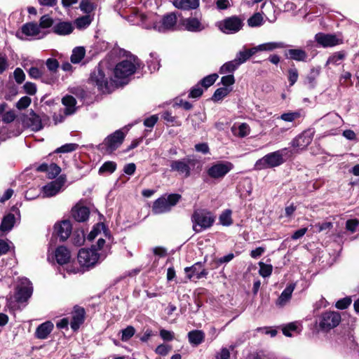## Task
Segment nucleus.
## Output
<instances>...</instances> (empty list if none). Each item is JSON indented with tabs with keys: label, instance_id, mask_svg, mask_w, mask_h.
I'll use <instances>...</instances> for the list:
<instances>
[{
	"label": "nucleus",
	"instance_id": "obj_39",
	"mask_svg": "<svg viewBox=\"0 0 359 359\" xmlns=\"http://www.w3.org/2000/svg\"><path fill=\"white\" fill-rule=\"evenodd\" d=\"M92 20L93 18L89 15H86L84 16L78 18L75 20V25L79 29H86L90 25Z\"/></svg>",
	"mask_w": 359,
	"mask_h": 359
},
{
	"label": "nucleus",
	"instance_id": "obj_55",
	"mask_svg": "<svg viewBox=\"0 0 359 359\" xmlns=\"http://www.w3.org/2000/svg\"><path fill=\"white\" fill-rule=\"evenodd\" d=\"M248 59H249V57H248L245 50H241L237 53L234 60L237 62L238 66H240L241 65L245 62Z\"/></svg>",
	"mask_w": 359,
	"mask_h": 359
},
{
	"label": "nucleus",
	"instance_id": "obj_44",
	"mask_svg": "<svg viewBox=\"0 0 359 359\" xmlns=\"http://www.w3.org/2000/svg\"><path fill=\"white\" fill-rule=\"evenodd\" d=\"M300 116L301 114L299 111H290L281 114L278 118L286 122H292Z\"/></svg>",
	"mask_w": 359,
	"mask_h": 359
},
{
	"label": "nucleus",
	"instance_id": "obj_2",
	"mask_svg": "<svg viewBox=\"0 0 359 359\" xmlns=\"http://www.w3.org/2000/svg\"><path fill=\"white\" fill-rule=\"evenodd\" d=\"M140 65V60L136 56L130 55L116 65L114 69V76L118 79H126L133 74Z\"/></svg>",
	"mask_w": 359,
	"mask_h": 359
},
{
	"label": "nucleus",
	"instance_id": "obj_56",
	"mask_svg": "<svg viewBox=\"0 0 359 359\" xmlns=\"http://www.w3.org/2000/svg\"><path fill=\"white\" fill-rule=\"evenodd\" d=\"M85 241V235L83 231H78L73 235V242L76 245L80 246Z\"/></svg>",
	"mask_w": 359,
	"mask_h": 359
},
{
	"label": "nucleus",
	"instance_id": "obj_3",
	"mask_svg": "<svg viewBox=\"0 0 359 359\" xmlns=\"http://www.w3.org/2000/svg\"><path fill=\"white\" fill-rule=\"evenodd\" d=\"M89 82L97 87L99 91L103 93H109L114 89L113 81L106 75L105 72L100 65L95 68L90 74Z\"/></svg>",
	"mask_w": 359,
	"mask_h": 359
},
{
	"label": "nucleus",
	"instance_id": "obj_24",
	"mask_svg": "<svg viewBox=\"0 0 359 359\" xmlns=\"http://www.w3.org/2000/svg\"><path fill=\"white\" fill-rule=\"evenodd\" d=\"M74 30V26L72 22L67 21H60L55 23L53 27V31L57 35H68Z\"/></svg>",
	"mask_w": 359,
	"mask_h": 359
},
{
	"label": "nucleus",
	"instance_id": "obj_12",
	"mask_svg": "<svg viewBox=\"0 0 359 359\" xmlns=\"http://www.w3.org/2000/svg\"><path fill=\"white\" fill-rule=\"evenodd\" d=\"M315 39L319 45L324 48L343 43V38L339 34L318 33L315 36Z\"/></svg>",
	"mask_w": 359,
	"mask_h": 359
},
{
	"label": "nucleus",
	"instance_id": "obj_19",
	"mask_svg": "<svg viewBox=\"0 0 359 359\" xmlns=\"http://www.w3.org/2000/svg\"><path fill=\"white\" fill-rule=\"evenodd\" d=\"M185 272L189 279L192 278L199 279L207 275V272L203 268V265L201 262L196 263L191 267L185 268Z\"/></svg>",
	"mask_w": 359,
	"mask_h": 359
},
{
	"label": "nucleus",
	"instance_id": "obj_37",
	"mask_svg": "<svg viewBox=\"0 0 359 359\" xmlns=\"http://www.w3.org/2000/svg\"><path fill=\"white\" fill-rule=\"evenodd\" d=\"M86 50L83 47L79 46L74 48L71 55V62L74 64L79 63L84 57Z\"/></svg>",
	"mask_w": 359,
	"mask_h": 359
},
{
	"label": "nucleus",
	"instance_id": "obj_45",
	"mask_svg": "<svg viewBox=\"0 0 359 359\" xmlns=\"http://www.w3.org/2000/svg\"><path fill=\"white\" fill-rule=\"evenodd\" d=\"M135 333V329L131 325H128L126 328L121 330L122 341H128L131 337L134 336Z\"/></svg>",
	"mask_w": 359,
	"mask_h": 359
},
{
	"label": "nucleus",
	"instance_id": "obj_47",
	"mask_svg": "<svg viewBox=\"0 0 359 359\" xmlns=\"http://www.w3.org/2000/svg\"><path fill=\"white\" fill-rule=\"evenodd\" d=\"M229 93L230 90L226 87L219 88L215 90L212 98L215 101H219L225 97Z\"/></svg>",
	"mask_w": 359,
	"mask_h": 359
},
{
	"label": "nucleus",
	"instance_id": "obj_1",
	"mask_svg": "<svg viewBox=\"0 0 359 359\" xmlns=\"http://www.w3.org/2000/svg\"><path fill=\"white\" fill-rule=\"evenodd\" d=\"M148 19L152 21V23L144 22L143 25L145 29H151L159 32H165L175 29L177 24V16L174 13H170L164 15L158 20V16L156 14L151 15Z\"/></svg>",
	"mask_w": 359,
	"mask_h": 359
},
{
	"label": "nucleus",
	"instance_id": "obj_61",
	"mask_svg": "<svg viewBox=\"0 0 359 359\" xmlns=\"http://www.w3.org/2000/svg\"><path fill=\"white\" fill-rule=\"evenodd\" d=\"M170 350L171 347L170 346L161 344L156 347L155 351L158 355H165L170 352Z\"/></svg>",
	"mask_w": 359,
	"mask_h": 359
},
{
	"label": "nucleus",
	"instance_id": "obj_30",
	"mask_svg": "<svg viewBox=\"0 0 359 359\" xmlns=\"http://www.w3.org/2000/svg\"><path fill=\"white\" fill-rule=\"evenodd\" d=\"M62 102L65 107V113L66 115H71L76 111V100L72 95H66L62 99Z\"/></svg>",
	"mask_w": 359,
	"mask_h": 359
},
{
	"label": "nucleus",
	"instance_id": "obj_33",
	"mask_svg": "<svg viewBox=\"0 0 359 359\" xmlns=\"http://www.w3.org/2000/svg\"><path fill=\"white\" fill-rule=\"evenodd\" d=\"M346 57V53L344 50L335 52L328 57L325 63V67H327L330 65L335 66L339 65Z\"/></svg>",
	"mask_w": 359,
	"mask_h": 359
},
{
	"label": "nucleus",
	"instance_id": "obj_62",
	"mask_svg": "<svg viewBox=\"0 0 359 359\" xmlns=\"http://www.w3.org/2000/svg\"><path fill=\"white\" fill-rule=\"evenodd\" d=\"M221 83L223 86H231L235 83V79L233 74L224 76L221 79Z\"/></svg>",
	"mask_w": 359,
	"mask_h": 359
},
{
	"label": "nucleus",
	"instance_id": "obj_13",
	"mask_svg": "<svg viewBox=\"0 0 359 359\" xmlns=\"http://www.w3.org/2000/svg\"><path fill=\"white\" fill-rule=\"evenodd\" d=\"M125 134L121 130H117L114 133L107 136L102 145L106 147L107 151H115L123 142Z\"/></svg>",
	"mask_w": 359,
	"mask_h": 359
},
{
	"label": "nucleus",
	"instance_id": "obj_16",
	"mask_svg": "<svg viewBox=\"0 0 359 359\" xmlns=\"http://www.w3.org/2000/svg\"><path fill=\"white\" fill-rule=\"evenodd\" d=\"M64 182L61 180H56L50 182L41 188L43 197H52L55 196L62 189Z\"/></svg>",
	"mask_w": 359,
	"mask_h": 359
},
{
	"label": "nucleus",
	"instance_id": "obj_27",
	"mask_svg": "<svg viewBox=\"0 0 359 359\" xmlns=\"http://www.w3.org/2000/svg\"><path fill=\"white\" fill-rule=\"evenodd\" d=\"M294 287V284L288 285L278 298L276 305L280 307L284 306L291 299Z\"/></svg>",
	"mask_w": 359,
	"mask_h": 359
},
{
	"label": "nucleus",
	"instance_id": "obj_26",
	"mask_svg": "<svg viewBox=\"0 0 359 359\" xmlns=\"http://www.w3.org/2000/svg\"><path fill=\"white\" fill-rule=\"evenodd\" d=\"M54 327L53 324L50 321H46L39 325L35 332V337L39 339H45L52 332Z\"/></svg>",
	"mask_w": 359,
	"mask_h": 359
},
{
	"label": "nucleus",
	"instance_id": "obj_28",
	"mask_svg": "<svg viewBox=\"0 0 359 359\" xmlns=\"http://www.w3.org/2000/svg\"><path fill=\"white\" fill-rule=\"evenodd\" d=\"M55 257L57 262L60 264L67 263L70 259V252L64 246H60L55 250Z\"/></svg>",
	"mask_w": 359,
	"mask_h": 359
},
{
	"label": "nucleus",
	"instance_id": "obj_18",
	"mask_svg": "<svg viewBox=\"0 0 359 359\" xmlns=\"http://www.w3.org/2000/svg\"><path fill=\"white\" fill-rule=\"evenodd\" d=\"M285 56L292 60L297 62H306L308 53L302 48H292L285 51Z\"/></svg>",
	"mask_w": 359,
	"mask_h": 359
},
{
	"label": "nucleus",
	"instance_id": "obj_48",
	"mask_svg": "<svg viewBox=\"0 0 359 359\" xmlns=\"http://www.w3.org/2000/svg\"><path fill=\"white\" fill-rule=\"evenodd\" d=\"M81 10L87 14H89L95 9V5L90 1V0H82L79 6Z\"/></svg>",
	"mask_w": 359,
	"mask_h": 359
},
{
	"label": "nucleus",
	"instance_id": "obj_36",
	"mask_svg": "<svg viewBox=\"0 0 359 359\" xmlns=\"http://www.w3.org/2000/svg\"><path fill=\"white\" fill-rule=\"evenodd\" d=\"M232 131L235 135L240 137H244L249 135L250 132V128L247 123H243L240 124L238 127L233 126L232 128Z\"/></svg>",
	"mask_w": 359,
	"mask_h": 359
},
{
	"label": "nucleus",
	"instance_id": "obj_50",
	"mask_svg": "<svg viewBox=\"0 0 359 359\" xmlns=\"http://www.w3.org/2000/svg\"><path fill=\"white\" fill-rule=\"evenodd\" d=\"M79 145L74 143H69L62 145L55 150L56 153H68L72 152L77 149Z\"/></svg>",
	"mask_w": 359,
	"mask_h": 359
},
{
	"label": "nucleus",
	"instance_id": "obj_4",
	"mask_svg": "<svg viewBox=\"0 0 359 359\" xmlns=\"http://www.w3.org/2000/svg\"><path fill=\"white\" fill-rule=\"evenodd\" d=\"M286 151L287 149H283L265 155L256 161L254 169L262 170L280 165L284 163L283 155Z\"/></svg>",
	"mask_w": 359,
	"mask_h": 359
},
{
	"label": "nucleus",
	"instance_id": "obj_46",
	"mask_svg": "<svg viewBox=\"0 0 359 359\" xmlns=\"http://www.w3.org/2000/svg\"><path fill=\"white\" fill-rule=\"evenodd\" d=\"M320 74V68H312L310 74L307 76L306 82L310 88L314 87L315 79Z\"/></svg>",
	"mask_w": 359,
	"mask_h": 359
},
{
	"label": "nucleus",
	"instance_id": "obj_42",
	"mask_svg": "<svg viewBox=\"0 0 359 359\" xmlns=\"http://www.w3.org/2000/svg\"><path fill=\"white\" fill-rule=\"evenodd\" d=\"M259 273L261 276H262L264 278H266V277H269L271 276L272 271H273L272 265L266 264L262 262H259Z\"/></svg>",
	"mask_w": 359,
	"mask_h": 359
},
{
	"label": "nucleus",
	"instance_id": "obj_6",
	"mask_svg": "<svg viewBox=\"0 0 359 359\" xmlns=\"http://www.w3.org/2000/svg\"><path fill=\"white\" fill-rule=\"evenodd\" d=\"M181 198L177 194H171L167 196H163L156 200L152 206V212L154 214H163L167 212L175 206Z\"/></svg>",
	"mask_w": 359,
	"mask_h": 359
},
{
	"label": "nucleus",
	"instance_id": "obj_15",
	"mask_svg": "<svg viewBox=\"0 0 359 359\" xmlns=\"http://www.w3.org/2000/svg\"><path fill=\"white\" fill-rule=\"evenodd\" d=\"M313 134L314 132L311 130L304 131L292 140V146L301 149L306 148L311 143Z\"/></svg>",
	"mask_w": 359,
	"mask_h": 359
},
{
	"label": "nucleus",
	"instance_id": "obj_20",
	"mask_svg": "<svg viewBox=\"0 0 359 359\" xmlns=\"http://www.w3.org/2000/svg\"><path fill=\"white\" fill-rule=\"evenodd\" d=\"M25 122L33 131H39L43 128L41 118L33 111H31L25 119Z\"/></svg>",
	"mask_w": 359,
	"mask_h": 359
},
{
	"label": "nucleus",
	"instance_id": "obj_32",
	"mask_svg": "<svg viewBox=\"0 0 359 359\" xmlns=\"http://www.w3.org/2000/svg\"><path fill=\"white\" fill-rule=\"evenodd\" d=\"M260 51L271 52L276 49L285 48L287 45L282 41H270L259 44Z\"/></svg>",
	"mask_w": 359,
	"mask_h": 359
},
{
	"label": "nucleus",
	"instance_id": "obj_8",
	"mask_svg": "<svg viewBox=\"0 0 359 359\" xmlns=\"http://www.w3.org/2000/svg\"><path fill=\"white\" fill-rule=\"evenodd\" d=\"M196 161L187 157L180 160L172 161L170 167L172 171L178 172L184 177H188L191 175V170L196 165Z\"/></svg>",
	"mask_w": 359,
	"mask_h": 359
},
{
	"label": "nucleus",
	"instance_id": "obj_5",
	"mask_svg": "<svg viewBox=\"0 0 359 359\" xmlns=\"http://www.w3.org/2000/svg\"><path fill=\"white\" fill-rule=\"evenodd\" d=\"M215 219L214 215L206 210H196L191 217L193 229L196 232L207 229L212 226Z\"/></svg>",
	"mask_w": 359,
	"mask_h": 359
},
{
	"label": "nucleus",
	"instance_id": "obj_29",
	"mask_svg": "<svg viewBox=\"0 0 359 359\" xmlns=\"http://www.w3.org/2000/svg\"><path fill=\"white\" fill-rule=\"evenodd\" d=\"M173 4L180 9H195L199 6V0H174Z\"/></svg>",
	"mask_w": 359,
	"mask_h": 359
},
{
	"label": "nucleus",
	"instance_id": "obj_21",
	"mask_svg": "<svg viewBox=\"0 0 359 359\" xmlns=\"http://www.w3.org/2000/svg\"><path fill=\"white\" fill-rule=\"evenodd\" d=\"M85 310L81 307H74L72 313V320L71 322V327L73 330H77L81 324L84 322Z\"/></svg>",
	"mask_w": 359,
	"mask_h": 359
},
{
	"label": "nucleus",
	"instance_id": "obj_59",
	"mask_svg": "<svg viewBox=\"0 0 359 359\" xmlns=\"http://www.w3.org/2000/svg\"><path fill=\"white\" fill-rule=\"evenodd\" d=\"M14 78L18 83H22L25 79V74L20 68H17L14 71Z\"/></svg>",
	"mask_w": 359,
	"mask_h": 359
},
{
	"label": "nucleus",
	"instance_id": "obj_22",
	"mask_svg": "<svg viewBox=\"0 0 359 359\" xmlns=\"http://www.w3.org/2000/svg\"><path fill=\"white\" fill-rule=\"evenodd\" d=\"M153 13H149L147 15H144V13H139L137 11H133V13L128 15V20L133 25H140L144 28L143 25L144 22L147 23H152V21L148 19V18Z\"/></svg>",
	"mask_w": 359,
	"mask_h": 359
},
{
	"label": "nucleus",
	"instance_id": "obj_38",
	"mask_svg": "<svg viewBox=\"0 0 359 359\" xmlns=\"http://www.w3.org/2000/svg\"><path fill=\"white\" fill-rule=\"evenodd\" d=\"M237 62L233 60L231 61L224 63L219 69V73L222 74L227 73H233L235 70L238 68Z\"/></svg>",
	"mask_w": 359,
	"mask_h": 359
},
{
	"label": "nucleus",
	"instance_id": "obj_43",
	"mask_svg": "<svg viewBox=\"0 0 359 359\" xmlns=\"http://www.w3.org/2000/svg\"><path fill=\"white\" fill-rule=\"evenodd\" d=\"M248 24L251 27H259L263 24V18L259 13L254 14L248 20Z\"/></svg>",
	"mask_w": 359,
	"mask_h": 359
},
{
	"label": "nucleus",
	"instance_id": "obj_17",
	"mask_svg": "<svg viewBox=\"0 0 359 359\" xmlns=\"http://www.w3.org/2000/svg\"><path fill=\"white\" fill-rule=\"evenodd\" d=\"M54 228L57 235L62 241L67 240L72 232V224L68 220H64L60 223L55 224Z\"/></svg>",
	"mask_w": 359,
	"mask_h": 359
},
{
	"label": "nucleus",
	"instance_id": "obj_53",
	"mask_svg": "<svg viewBox=\"0 0 359 359\" xmlns=\"http://www.w3.org/2000/svg\"><path fill=\"white\" fill-rule=\"evenodd\" d=\"M61 172V168L55 163H51L48 166V175L49 178H55Z\"/></svg>",
	"mask_w": 359,
	"mask_h": 359
},
{
	"label": "nucleus",
	"instance_id": "obj_31",
	"mask_svg": "<svg viewBox=\"0 0 359 359\" xmlns=\"http://www.w3.org/2000/svg\"><path fill=\"white\" fill-rule=\"evenodd\" d=\"M15 222V217L12 213L5 215L0 225V231L3 232L10 231Z\"/></svg>",
	"mask_w": 359,
	"mask_h": 359
},
{
	"label": "nucleus",
	"instance_id": "obj_40",
	"mask_svg": "<svg viewBox=\"0 0 359 359\" xmlns=\"http://www.w3.org/2000/svg\"><path fill=\"white\" fill-rule=\"evenodd\" d=\"M219 222L223 226H230L233 223L231 218V211L230 210H224L219 216Z\"/></svg>",
	"mask_w": 359,
	"mask_h": 359
},
{
	"label": "nucleus",
	"instance_id": "obj_51",
	"mask_svg": "<svg viewBox=\"0 0 359 359\" xmlns=\"http://www.w3.org/2000/svg\"><path fill=\"white\" fill-rule=\"evenodd\" d=\"M287 73V78L290 82V85L293 86L297 82L299 77L298 70L296 67H290L288 69Z\"/></svg>",
	"mask_w": 359,
	"mask_h": 359
},
{
	"label": "nucleus",
	"instance_id": "obj_63",
	"mask_svg": "<svg viewBox=\"0 0 359 359\" xmlns=\"http://www.w3.org/2000/svg\"><path fill=\"white\" fill-rule=\"evenodd\" d=\"M29 75L30 77L33 78V79H39L41 75H42V71L37 68V67H31L29 69Z\"/></svg>",
	"mask_w": 359,
	"mask_h": 359
},
{
	"label": "nucleus",
	"instance_id": "obj_10",
	"mask_svg": "<svg viewBox=\"0 0 359 359\" xmlns=\"http://www.w3.org/2000/svg\"><path fill=\"white\" fill-rule=\"evenodd\" d=\"M341 321V316L336 311L323 313L319 319V327L323 330H330L337 327Z\"/></svg>",
	"mask_w": 359,
	"mask_h": 359
},
{
	"label": "nucleus",
	"instance_id": "obj_25",
	"mask_svg": "<svg viewBox=\"0 0 359 359\" xmlns=\"http://www.w3.org/2000/svg\"><path fill=\"white\" fill-rule=\"evenodd\" d=\"M90 211L88 208L76 205L72 210V217L77 222H85L88 219Z\"/></svg>",
	"mask_w": 359,
	"mask_h": 359
},
{
	"label": "nucleus",
	"instance_id": "obj_14",
	"mask_svg": "<svg viewBox=\"0 0 359 359\" xmlns=\"http://www.w3.org/2000/svg\"><path fill=\"white\" fill-rule=\"evenodd\" d=\"M33 288L27 278H22L16 288L15 298L18 302H26L32 294Z\"/></svg>",
	"mask_w": 359,
	"mask_h": 359
},
{
	"label": "nucleus",
	"instance_id": "obj_49",
	"mask_svg": "<svg viewBox=\"0 0 359 359\" xmlns=\"http://www.w3.org/2000/svg\"><path fill=\"white\" fill-rule=\"evenodd\" d=\"M218 78V75L217 74H212L205 77H204L201 81V85L205 88L211 86Z\"/></svg>",
	"mask_w": 359,
	"mask_h": 359
},
{
	"label": "nucleus",
	"instance_id": "obj_34",
	"mask_svg": "<svg viewBox=\"0 0 359 359\" xmlns=\"http://www.w3.org/2000/svg\"><path fill=\"white\" fill-rule=\"evenodd\" d=\"M190 344L198 346L204 341L205 334L201 330H192L188 333Z\"/></svg>",
	"mask_w": 359,
	"mask_h": 359
},
{
	"label": "nucleus",
	"instance_id": "obj_64",
	"mask_svg": "<svg viewBox=\"0 0 359 359\" xmlns=\"http://www.w3.org/2000/svg\"><path fill=\"white\" fill-rule=\"evenodd\" d=\"M217 359H229L230 351L227 348H222L216 355Z\"/></svg>",
	"mask_w": 359,
	"mask_h": 359
},
{
	"label": "nucleus",
	"instance_id": "obj_9",
	"mask_svg": "<svg viewBox=\"0 0 359 359\" xmlns=\"http://www.w3.org/2000/svg\"><path fill=\"white\" fill-rule=\"evenodd\" d=\"M233 168V164L229 161H218L208 169L207 173L212 179H222Z\"/></svg>",
	"mask_w": 359,
	"mask_h": 359
},
{
	"label": "nucleus",
	"instance_id": "obj_60",
	"mask_svg": "<svg viewBox=\"0 0 359 359\" xmlns=\"http://www.w3.org/2000/svg\"><path fill=\"white\" fill-rule=\"evenodd\" d=\"M160 336L164 341H172L174 339L175 334L173 332L161 329L160 330Z\"/></svg>",
	"mask_w": 359,
	"mask_h": 359
},
{
	"label": "nucleus",
	"instance_id": "obj_35",
	"mask_svg": "<svg viewBox=\"0 0 359 359\" xmlns=\"http://www.w3.org/2000/svg\"><path fill=\"white\" fill-rule=\"evenodd\" d=\"M22 33L29 36H34L39 34V27L36 23L29 22L22 25Z\"/></svg>",
	"mask_w": 359,
	"mask_h": 359
},
{
	"label": "nucleus",
	"instance_id": "obj_52",
	"mask_svg": "<svg viewBox=\"0 0 359 359\" xmlns=\"http://www.w3.org/2000/svg\"><path fill=\"white\" fill-rule=\"evenodd\" d=\"M53 24V19L48 15H44L40 18L39 27L41 28H49Z\"/></svg>",
	"mask_w": 359,
	"mask_h": 359
},
{
	"label": "nucleus",
	"instance_id": "obj_41",
	"mask_svg": "<svg viewBox=\"0 0 359 359\" xmlns=\"http://www.w3.org/2000/svg\"><path fill=\"white\" fill-rule=\"evenodd\" d=\"M116 169V163L114 161H107L102 164L99 169V173H113Z\"/></svg>",
	"mask_w": 359,
	"mask_h": 359
},
{
	"label": "nucleus",
	"instance_id": "obj_23",
	"mask_svg": "<svg viewBox=\"0 0 359 359\" xmlns=\"http://www.w3.org/2000/svg\"><path fill=\"white\" fill-rule=\"evenodd\" d=\"M183 26L187 31L198 32L205 29V25L196 18H188L183 20Z\"/></svg>",
	"mask_w": 359,
	"mask_h": 359
},
{
	"label": "nucleus",
	"instance_id": "obj_11",
	"mask_svg": "<svg viewBox=\"0 0 359 359\" xmlns=\"http://www.w3.org/2000/svg\"><path fill=\"white\" fill-rule=\"evenodd\" d=\"M99 255L94 248L91 249H81L78 253V261L81 266L90 267L94 266L98 261Z\"/></svg>",
	"mask_w": 359,
	"mask_h": 359
},
{
	"label": "nucleus",
	"instance_id": "obj_54",
	"mask_svg": "<svg viewBox=\"0 0 359 359\" xmlns=\"http://www.w3.org/2000/svg\"><path fill=\"white\" fill-rule=\"evenodd\" d=\"M31 103L30 97L27 96H24L21 97L18 102L16 103V107L18 109H24L29 106Z\"/></svg>",
	"mask_w": 359,
	"mask_h": 359
},
{
	"label": "nucleus",
	"instance_id": "obj_58",
	"mask_svg": "<svg viewBox=\"0 0 359 359\" xmlns=\"http://www.w3.org/2000/svg\"><path fill=\"white\" fill-rule=\"evenodd\" d=\"M351 303V299L348 297H345L337 301L335 306L339 309H345L348 307Z\"/></svg>",
	"mask_w": 359,
	"mask_h": 359
},
{
	"label": "nucleus",
	"instance_id": "obj_7",
	"mask_svg": "<svg viewBox=\"0 0 359 359\" xmlns=\"http://www.w3.org/2000/svg\"><path fill=\"white\" fill-rule=\"evenodd\" d=\"M218 29L226 34H233L242 29L243 19L237 15L227 17L217 23Z\"/></svg>",
	"mask_w": 359,
	"mask_h": 359
},
{
	"label": "nucleus",
	"instance_id": "obj_57",
	"mask_svg": "<svg viewBox=\"0 0 359 359\" xmlns=\"http://www.w3.org/2000/svg\"><path fill=\"white\" fill-rule=\"evenodd\" d=\"M298 330V325L297 323H290L283 329V333L287 337H291V331H297Z\"/></svg>",
	"mask_w": 359,
	"mask_h": 359
}]
</instances>
